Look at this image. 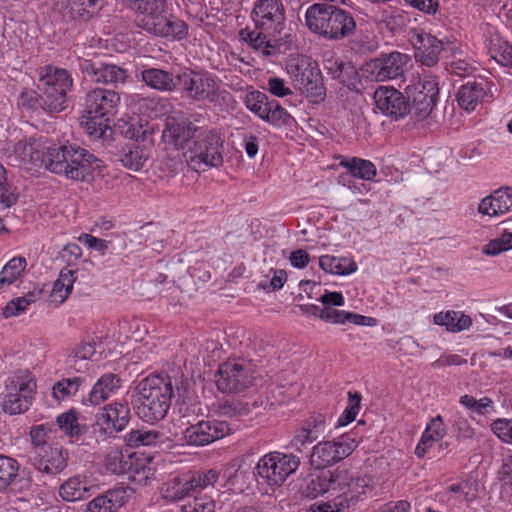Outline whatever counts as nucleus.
<instances>
[{
    "label": "nucleus",
    "mask_w": 512,
    "mask_h": 512,
    "mask_svg": "<svg viewBox=\"0 0 512 512\" xmlns=\"http://www.w3.org/2000/svg\"><path fill=\"white\" fill-rule=\"evenodd\" d=\"M79 241L88 246L89 248H93L99 251L101 255H104L106 253L109 245L108 241L94 237L90 234H82L79 237Z\"/></svg>",
    "instance_id": "nucleus-63"
},
{
    "label": "nucleus",
    "mask_w": 512,
    "mask_h": 512,
    "mask_svg": "<svg viewBox=\"0 0 512 512\" xmlns=\"http://www.w3.org/2000/svg\"><path fill=\"white\" fill-rule=\"evenodd\" d=\"M19 468L16 459L0 454V490L11 485L18 476Z\"/></svg>",
    "instance_id": "nucleus-43"
},
{
    "label": "nucleus",
    "mask_w": 512,
    "mask_h": 512,
    "mask_svg": "<svg viewBox=\"0 0 512 512\" xmlns=\"http://www.w3.org/2000/svg\"><path fill=\"white\" fill-rule=\"evenodd\" d=\"M56 422L59 429L70 438L79 437L87 431V426L78 422V413L75 410L60 414Z\"/></svg>",
    "instance_id": "nucleus-40"
},
{
    "label": "nucleus",
    "mask_w": 512,
    "mask_h": 512,
    "mask_svg": "<svg viewBox=\"0 0 512 512\" xmlns=\"http://www.w3.org/2000/svg\"><path fill=\"white\" fill-rule=\"evenodd\" d=\"M149 158V148L136 143L125 145L118 154V160L124 167L139 171Z\"/></svg>",
    "instance_id": "nucleus-32"
},
{
    "label": "nucleus",
    "mask_w": 512,
    "mask_h": 512,
    "mask_svg": "<svg viewBox=\"0 0 512 512\" xmlns=\"http://www.w3.org/2000/svg\"><path fill=\"white\" fill-rule=\"evenodd\" d=\"M328 498L323 512H340L350 508L366 493L370 479L360 476L352 470L339 466L327 470Z\"/></svg>",
    "instance_id": "nucleus-4"
},
{
    "label": "nucleus",
    "mask_w": 512,
    "mask_h": 512,
    "mask_svg": "<svg viewBox=\"0 0 512 512\" xmlns=\"http://www.w3.org/2000/svg\"><path fill=\"white\" fill-rule=\"evenodd\" d=\"M358 446V441L349 434L331 441L317 443L311 454V464L324 469L348 457Z\"/></svg>",
    "instance_id": "nucleus-13"
},
{
    "label": "nucleus",
    "mask_w": 512,
    "mask_h": 512,
    "mask_svg": "<svg viewBox=\"0 0 512 512\" xmlns=\"http://www.w3.org/2000/svg\"><path fill=\"white\" fill-rule=\"evenodd\" d=\"M410 41L415 48L416 60L427 67L434 66L439 60L440 53L447 49L452 50L450 45L454 46V42H443L421 28L411 31Z\"/></svg>",
    "instance_id": "nucleus-16"
},
{
    "label": "nucleus",
    "mask_w": 512,
    "mask_h": 512,
    "mask_svg": "<svg viewBox=\"0 0 512 512\" xmlns=\"http://www.w3.org/2000/svg\"><path fill=\"white\" fill-rule=\"evenodd\" d=\"M126 473H128V478L131 482L143 486L154 476V470L147 465L145 458L131 459Z\"/></svg>",
    "instance_id": "nucleus-41"
},
{
    "label": "nucleus",
    "mask_w": 512,
    "mask_h": 512,
    "mask_svg": "<svg viewBox=\"0 0 512 512\" xmlns=\"http://www.w3.org/2000/svg\"><path fill=\"white\" fill-rule=\"evenodd\" d=\"M510 249H512V232H505L486 244L483 247V253L489 256H496Z\"/></svg>",
    "instance_id": "nucleus-50"
},
{
    "label": "nucleus",
    "mask_w": 512,
    "mask_h": 512,
    "mask_svg": "<svg viewBox=\"0 0 512 512\" xmlns=\"http://www.w3.org/2000/svg\"><path fill=\"white\" fill-rule=\"evenodd\" d=\"M120 129L121 134L126 138L136 139L137 141L141 139L144 142L148 135V130L143 129L141 125L139 127H135L131 123H124L122 126H120Z\"/></svg>",
    "instance_id": "nucleus-61"
},
{
    "label": "nucleus",
    "mask_w": 512,
    "mask_h": 512,
    "mask_svg": "<svg viewBox=\"0 0 512 512\" xmlns=\"http://www.w3.org/2000/svg\"><path fill=\"white\" fill-rule=\"evenodd\" d=\"M84 382L82 377L61 379L53 385V396L58 400L74 396Z\"/></svg>",
    "instance_id": "nucleus-44"
},
{
    "label": "nucleus",
    "mask_w": 512,
    "mask_h": 512,
    "mask_svg": "<svg viewBox=\"0 0 512 512\" xmlns=\"http://www.w3.org/2000/svg\"><path fill=\"white\" fill-rule=\"evenodd\" d=\"M158 438V432L145 430H132L126 436L128 444L135 447L151 446L157 443Z\"/></svg>",
    "instance_id": "nucleus-52"
},
{
    "label": "nucleus",
    "mask_w": 512,
    "mask_h": 512,
    "mask_svg": "<svg viewBox=\"0 0 512 512\" xmlns=\"http://www.w3.org/2000/svg\"><path fill=\"white\" fill-rule=\"evenodd\" d=\"M288 73L301 93L306 96H325L322 74L316 62L302 59L295 65L290 64Z\"/></svg>",
    "instance_id": "nucleus-15"
},
{
    "label": "nucleus",
    "mask_w": 512,
    "mask_h": 512,
    "mask_svg": "<svg viewBox=\"0 0 512 512\" xmlns=\"http://www.w3.org/2000/svg\"><path fill=\"white\" fill-rule=\"evenodd\" d=\"M268 33L262 30L242 29L240 31L241 39L246 42L254 51L263 56H271L277 53L278 47L271 39H268Z\"/></svg>",
    "instance_id": "nucleus-33"
},
{
    "label": "nucleus",
    "mask_w": 512,
    "mask_h": 512,
    "mask_svg": "<svg viewBox=\"0 0 512 512\" xmlns=\"http://www.w3.org/2000/svg\"><path fill=\"white\" fill-rule=\"evenodd\" d=\"M347 311H341L333 308L332 306H324L319 313V318L325 322L334 324H344Z\"/></svg>",
    "instance_id": "nucleus-57"
},
{
    "label": "nucleus",
    "mask_w": 512,
    "mask_h": 512,
    "mask_svg": "<svg viewBox=\"0 0 512 512\" xmlns=\"http://www.w3.org/2000/svg\"><path fill=\"white\" fill-rule=\"evenodd\" d=\"M27 266V261L23 256L13 257L0 272V287L13 284Z\"/></svg>",
    "instance_id": "nucleus-42"
},
{
    "label": "nucleus",
    "mask_w": 512,
    "mask_h": 512,
    "mask_svg": "<svg viewBox=\"0 0 512 512\" xmlns=\"http://www.w3.org/2000/svg\"><path fill=\"white\" fill-rule=\"evenodd\" d=\"M456 316L457 311L440 312L434 315L433 321L436 325L445 326L448 331L454 332Z\"/></svg>",
    "instance_id": "nucleus-64"
},
{
    "label": "nucleus",
    "mask_w": 512,
    "mask_h": 512,
    "mask_svg": "<svg viewBox=\"0 0 512 512\" xmlns=\"http://www.w3.org/2000/svg\"><path fill=\"white\" fill-rule=\"evenodd\" d=\"M341 165L345 167L353 177L366 181H372L377 173L376 166L371 161L357 157L342 161Z\"/></svg>",
    "instance_id": "nucleus-38"
},
{
    "label": "nucleus",
    "mask_w": 512,
    "mask_h": 512,
    "mask_svg": "<svg viewBox=\"0 0 512 512\" xmlns=\"http://www.w3.org/2000/svg\"><path fill=\"white\" fill-rule=\"evenodd\" d=\"M16 202L17 195L10 190L6 178V169L0 163V206L7 209L16 204Z\"/></svg>",
    "instance_id": "nucleus-53"
},
{
    "label": "nucleus",
    "mask_w": 512,
    "mask_h": 512,
    "mask_svg": "<svg viewBox=\"0 0 512 512\" xmlns=\"http://www.w3.org/2000/svg\"><path fill=\"white\" fill-rule=\"evenodd\" d=\"M218 479L219 472L215 469L188 471L165 481L160 488V494L168 502L180 501L185 497H191L201 490L214 486Z\"/></svg>",
    "instance_id": "nucleus-7"
},
{
    "label": "nucleus",
    "mask_w": 512,
    "mask_h": 512,
    "mask_svg": "<svg viewBox=\"0 0 512 512\" xmlns=\"http://www.w3.org/2000/svg\"><path fill=\"white\" fill-rule=\"evenodd\" d=\"M215 378L219 391L239 393L254 385L256 371L250 361L233 359L219 365Z\"/></svg>",
    "instance_id": "nucleus-10"
},
{
    "label": "nucleus",
    "mask_w": 512,
    "mask_h": 512,
    "mask_svg": "<svg viewBox=\"0 0 512 512\" xmlns=\"http://www.w3.org/2000/svg\"><path fill=\"white\" fill-rule=\"evenodd\" d=\"M319 266L327 273L349 275L357 270V264L347 257L323 255L319 258Z\"/></svg>",
    "instance_id": "nucleus-36"
},
{
    "label": "nucleus",
    "mask_w": 512,
    "mask_h": 512,
    "mask_svg": "<svg viewBox=\"0 0 512 512\" xmlns=\"http://www.w3.org/2000/svg\"><path fill=\"white\" fill-rule=\"evenodd\" d=\"M300 459L293 454L270 452L255 467L257 475L269 486H280L299 468Z\"/></svg>",
    "instance_id": "nucleus-11"
},
{
    "label": "nucleus",
    "mask_w": 512,
    "mask_h": 512,
    "mask_svg": "<svg viewBox=\"0 0 512 512\" xmlns=\"http://www.w3.org/2000/svg\"><path fill=\"white\" fill-rule=\"evenodd\" d=\"M127 493L125 487L109 489L89 501L85 512H117L127 502Z\"/></svg>",
    "instance_id": "nucleus-26"
},
{
    "label": "nucleus",
    "mask_w": 512,
    "mask_h": 512,
    "mask_svg": "<svg viewBox=\"0 0 512 512\" xmlns=\"http://www.w3.org/2000/svg\"><path fill=\"white\" fill-rule=\"evenodd\" d=\"M424 432L434 436L436 439L442 440L446 435V425L442 416L437 415L436 417L432 418L427 424Z\"/></svg>",
    "instance_id": "nucleus-59"
},
{
    "label": "nucleus",
    "mask_w": 512,
    "mask_h": 512,
    "mask_svg": "<svg viewBox=\"0 0 512 512\" xmlns=\"http://www.w3.org/2000/svg\"><path fill=\"white\" fill-rule=\"evenodd\" d=\"M130 461L124 459L123 453L117 449H111L104 459L105 468L114 474L126 473Z\"/></svg>",
    "instance_id": "nucleus-51"
},
{
    "label": "nucleus",
    "mask_w": 512,
    "mask_h": 512,
    "mask_svg": "<svg viewBox=\"0 0 512 512\" xmlns=\"http://www.w3.org/2000/svg\"><path fill=\"white\" fill-rule=\"evenodd\" d=\"M39 81L46 96H67L73 87L71 74L53 65L42 68Z\"/></svg>",
    "instance_id": "nucleus-20"
},
{
    "label": "nucleus",
    "mask_w": 512,
    "mask_h": 512,
    "mask_svg": "<svg viewBox=\"0 0 512 512\" xmlns=\"http://www.w3.org/2000/svg\"><path fill=\"white\" fill-rule=\"evenodd\" d=\"M71 18L79 23H88L99 17L105 0H68Z\"/></svg>",
    "instance_id": "nucleus-30"
},
{
    "label": "nucleus",
    "mask_w": 512,
    "mask_h": 512,
    "mask_svg": "<svg viewBox=\"0 0 512 512\" xmlns=\"http://www.w3.org/2000/svg\"><path fill=\"white\" fill-rule=\"evenodd\" d=\"M27 100V103H23V106H40L49 113H59L68 106L67 98H28Z\"/></svg>",
    "instance_id": "nucleus-46"
},
{
    "label": "nucleus",
    "mask_w": 512,
    "mask_h": 512,
    "mask_svg": "<svg viewBox=\"0 0 512 512\" xmlns=\"http://www.w3.org/2000/svg\"><path fill=\"white\" fill-rule=\"evenodd\" d=\"M127 2L129 7L138 14L143 29L144 24L158 20L159 16L167 10L166 0H127Z\"/></svg>",
    "instance_id": "nucleus-29"
},
{
    "label": "nucleus",
    "mask_w": 512,
    "mask_h": 512,
    "mask_svg": "<svg viewBox=\"0 0 512 512\" xmlns=\"http://www.w3.org/2000/svg\"><path fill=\"white\" fill-rule=\"evenodd\" d=\"M181 512H214L215 501L208 495H193V499L183 504Z\"/></svg>",
    "instance_id": "nucleus-47"
},
{
    "label": "nucleus",
    "mask_w": 512,
    "mask_h": 512,
    "mask_svg": "<svg viewBox=\"0 0 512 512\" xmlns=\"http://www.w3.org/2000/svg\"><path fill=\"white\" fill-rule=\"evenodd\" d=\"M411 56L394 51L381 54L361 67L362 75L371 81H386L402 76L411 64Z\"/></svg>",
    "instance_id": "nucleus-12"
},
{
    "label": "nucleus",
    "mask_w": 512,
    "mask_h": 512,
    "mask_svg": "<svg viewBox=\"0 0 512 512\" xmlns=\"http://www.w3.org/2000/svg\"><path fill=\"white\" fill-rule=\"evenodd\" d=\"M230 433L227 422L216 419L201 420L191 424L184 431V439L188 445L205 446L222 439Z\"/></svg>",
    "instance_id": "nucleus-17"
},
{
    "label": "nucleus",
    "mask_w": 512,
    "mask_h": 512,
    "mask_svg": "<svg viewBox=\"0 0 512 512\" xmlns=\"http://www.w3.org/2000/svg\"><path fill=\"white\" fill-rule=\"evenodd\" d=\"M172 396L171 378L153 375L139 382L131 404L139 418L147 423H155L167 415Z\"/></svg>",
    "instance_id": "nucleus-1"
},
{
    "label": "nucleus",
    "mask_w": 512,
    "mask_h": 512,
    "mask_svg": "<svg viewBox=\"0 0 512 512\" xmlns=\"http://www.w3.org/2000/svg\"><path fill=\"white\" fill-rule=\"evenodd\" d=\"M224 138L219 130L201 126L187 153V164L195 171L218 167L223 163Z\"/></svg>",
    "instance_id": "nucleus-6"
},
{
    "label": "nucleus",
    "mask_w": 512,
    "mask_h": 512,
    "mask_svg": "<svg viewBox=\"0 0 512 512\" xmlns=\"http://www.w3.org/2000/svg\"><path fill=\"white\" fill-rule=\"evenodd\" d=\"M48 147H44L41 142L34 138L29 140H20L14 146V153L19 160V164L27 166L28 169L45 168L48 166Z\"/></svg>",
    "instance_id": "nucleus-22"
},
{
    "label": "nucleus",
    "mask_w": 512,
    "mask_h": 512,
    "mask_svg": "<svg viewBox=\"0 0 512 512\" xmlns=\"http://www.w3.org/2000/svg\"><path fill=\"white\" fill-rule=\"evenodd\" d=\"M90 490L85 477L79 475L68 478L59 487V496L66 502L82 500Z\"/></svg>",
    "instance_id": "nucleus-35"
},
{
    "label": "nucleus",
    "mask_w": 512,
    "mask_h": 512,
    "mask_svg": "<svg viewBox=\"0 0 512 512\" xmlns=\"http://www.w3.org/2000/svg\"><path fill=\"white\" fill-rule=\"evenodd\" d=\"M376 108L394 120L404 118L414 109L411 98H373Z\"/></svg>",
    "instance_id": "nucleus-31"
},
{
    "label": "nucleus",
    "mask_w": 512,
    "mask_h": 512,
    "mask_svg": "<svg viewBox=\"0 0 512 512\" xmlns=\"http://www.w3.org/2000/svg\"><path fill=\"white\" fill-rule=\"evenodd\" d=\"M97 424L112 434L122 431L129 423L130 409L126 401H115L104 406L96 415Z\"/></svg>",
    "instance_id": "nucleus-21"
},
{
    "label": "nucleus",
    "mask_w": 512,
    "mask_h": 512,
    "mask_svg": "<svg viewBox=\"0 0 512 512\" xmlns=\"http://www.w3.org/2000/svg\"><path fill=\"white\" fill-rule=\"evenodd\" d=\"M362 396L359 392H348V406L338 418L337 426H346L355 420L359 413Z\"/></svg>",
    "instance_id": "nucleus-49"
},
{
    "label": "nucleus",
    "mask_w": 512,
    "mask_h": 512,
    "mask_svg": "<svg viewBox=\"0 0 512 512\" xmlns=\"http://www.w3.org/2000/svg\"><path fill=\"white\" fill-rule=\"evenodd\" d=\"M152 88L162 92L185 91L191 96H216L219 85L216 78L206 71L186 69L174 76L161 69Z\"/></svg>",
    "instance_id": "nucleus-5"
},
{
    "label": "nucleus",
    "mask_w": 512,
    "mask_h": 512,
    "mask_svg": "<svg viewBox=\"0 0 512 512\" xmlns=\"http://www.w3.org/2000/svg\"><path fill=\"white\" fill-rule=\"evenodd\" d=\"M512 207V188L504 187L495 190L482 199L478 206L481 214L497 216L506 213Z\"/></svg>",
    "instance_id": "nucleus-27"
},
{
    "label": "nucleus",
    "mask_w": 512,
    "mask_h": 512,
    "mask_svg": "<svg viewBox=\"0 0 512 512\" xmlns=\"http://www.w3.org/2000/svg\"><path fill=\"white\" fill-rule=\"evenodd\" d=\"M122 386V379L118 374L105 373L93 385L88 396L83 398L84 404L100 405L116 394Z\"/></svg>",
    "instance_id": "nucleus-25"
},
{
    "label": "nucleus",
    "mask_w": 512,
    "mask_h": 512,
    "mask_svg": "<svg viewBox=\"0 0 512 512\" xmlns=\"http://www.w3.org/2000/svg\"><path fill=\"white\" fill-rule=\"evenodd\" d=\"M93 101L87 105L82 124L93 141L103 144L113 140V129L110 116L114 114L120 98H91Z\"/></svg>",
    "instance_id": "nucleus-9"
},
{
    "label": "nucleus",
    "mask_w": 512,
    "mask_h": 512,
    "mask_svg": "<svg viewBox=\"0 0 512 512\" xmlns=\"http://www.w3.org/2000/svg\"><path fill=\"white\" fill-rule=\"evenodd\" d=\"M251 18L256 29L268 34L280 33L286 19L283 2L281 0H257L254 2Z\"/></svg>",
    "instance_id": "nucleus-14"
},
{
    "label": "nucleus",
    "mask_w": 512,
    "mask_h": 512,
    "mask_svg": "<svg viewBox=\"0 0 512 512\" xmlns=\"http://www.w3.org/2000/svg\"><path fill=\"white\" fill-rule=\"evenodd\" d=\"M440 91L438 78L429 73H423L406 87L408 96H438Z\"/></svg>",
    "instance_id": "nucleus-37"
},
{
    "label": "nucleus",
    "mask_w": 512,
    "mask_h": 512,
    "mask_svg": "<svg viewBox=\"0 0 512 512\" xmlns=\"http://www.w3.org/2000/svg\"><path fill=\"white\" fill-rule=\"evenodd\" d=\"M32 302H34V300L28 297H18L13 299L3 308L2 315L5 318L18 316L23 313L27 309V306Z\"/></svg>",
    "instance_id": "nucleus-54"
},
{
    "label": "nucleus",
    "mask_w": 512,
    "mask_h": 512,
    "mask_svg": "<svg viewBox=\"0 0 512 512\" xmlns=\"http://www.w3.org/2000/svg\"><path fill=\"white\" fill-rule=\"evenodd\" d=\"M198 123V118L168 119L162 132L164 143L172 145L177 150L184 149L189 141L195 139L201 127Z\"/></svg>",
    "instance_id": "nucleus-18"
},
{
    "label": "nucleus",
    "mask_w": 512,
    "mask_h": 512,
    "mask_svg": "<svg viewBox=\"0 0 512 512\" xmlns=\"http://www.w3.org/2000/svg\"><path fill=\"white\" fill-rule=\"evenodd\" d=\"M30 438L32 443V451L38 450L40 447H48L47 431L44 425H37L31 428Z\"/></svg>",
    "instance_id": "nucleus-58"
},
{
    "label": "nucleus",
    "mask_w": 512,
    "mask_h": 512,
    "mask_svg": "<svg viewBox=\"0 0 512 512\" xmlns=\"http://www.w3.org/2000/svg\"><path fill=\"white\" fill-rule=\"evenodd\" d=\"M439 441L441 440L436 439L434 438V436H431L430 434L423 432L421 439L415 448V455L418 458H424L429 453L434 444Z\"/></svg>",
    "instance_id": "nucleus-60"
},
{
    "label": "nucleus",
    "mask_w": 512,
    "mask_h": 512,
    "mask_svg": "<svg viewBox=\"0 0 512 512\" xmlns=\"http://www.w3.org/2000/svg\"><path fill=\"white\" fill-rule=\"evenodd\" d=\"M493 96L489 83L483 79H469L463 84L456 96Z\"/></svg>",
    "instance_id": "nucleus-45"
},
{
    "label": "nucleus",
    "mask_w": 512,
    "mask_h": 512,
    "mask_svg": "<svg viewBox=\"0 0 512 512\" xmlns=\"http://www.w3.org/2000/svg\"><path fill=\"white\" fill-rule=\"evenodd\" d=\"M81 68L92 74V80L96 83L112 84L123 83L127 78L124 69L110 64L96 65L90 60H84Z\"/></svg>",
    "instance_id": "nucleus-28"
},
{
    "label": "nucleus",
    "mask_w": 512,
    "mask_h": 512,
    "mask_svg": "<svg viewBox=\"0 0 512 512\" xmlns=\"http://www.w3.org/2000/svg\"><path fill=\"white\" fill-rule=\"evenodd\" d=\"M302 426L311 432L313 436L319 438V436L325 431L326 417L322 414L313 415L304 421Z\"/></svg>",
    "instance_id": "nucleus-56"
},
{
    "label": "nucleus",
    "mask_w": 512,
    "mask_h": 512,
    "mask_svg": "<svg viewBox=\"0 0 512 512\" xmlns=\"http://www.w3.org/2000/svg\"><path fill=\"white\" fill-rule=\"evenodd\" d=\"M246 107L261 119L276 125H287L291 116L276 101H269V98H245Z\"/></svg>",
    "instance_id": "nucleus-23"
},
{
    "label": "nucleus",
    "mask_w": 512,
    "mask_h": 512,
    "mask_svg": "<svg viewBox=\"0 0 512 512\" xmlns=\"http://www.w3.org/2000/svg\"><path fill=\"white\" fill-rule=\"evenodd\" d=\"M144 30L152 35L171 40H182L188 34V27L184 21L174 15L167 16L166 13H162L158 20L144 24Z\"/></svg>",
    "instance_id": "nucleus-24"
},
{
    "label": "nucleus",
    "mask_w": 512,
    "mask_h": 512,
    "mask_svg": "<svg viewBox=\"0 0 512 512\" xmlns=\"http://www.w3.org/2000/svg\"><path fill=\"white\" fill-rule=\"evenodd\" d=\"M487 49L496 63L504 67H512V45L499 34H491Z\"/></svg>",
    "instance_id": "nucleus-34"
},
{
    "label": "nucleus",
    "mask_w": 512,
    "mask_h": 512,
    "mask_svg": "<svg viewBox=\"0 0 512 512\" xmlns=\"http://www.w3.org/2000/svg\"><path fill=\"white\" fill-rule=\"evenodd\" d=\"M318 438L313 436L311 432H309L305 427L301 426L294 435L292 439V445L296 447L297 450L301 451L303 447L307 444L316 441Z\"/></svg>",
    "instance_id": "nucleus-62"
},
{
    "label": "nucleus",
    "mask_w": 512,
    "mask_h": 512,
    "mask_svg": "<svg viewBox=\"0 0 512 512\" xmlns=\"http://www.w3.org/2000/svg\"><path fill=\"white\" fill-rule=\"evenodd\" d=\"M494 434L503 442L512 443V421L497 419L491 425Z\"/></svg>",
    "instance_id": "nucleus-55"
},
{
    "label": "nucleus",
    "mask_w": 512,
    "mask_h": 512,
    "mask_svg": "<svg viewBox=\"0 0 512 512\" xmlns=\"http://www.w3.org/2000/svg\"><path fill=\"white\" fill-rule=\"evenodd\" d=\"M37 384L28 369H18L5 381V395L2 409L10 415L26 412L36 394Z\"/></svg>",
    "instance_id": "nucleus-8"
},
{
    "label": "nucleus",
    "mask_w": 512,
    "mask_h": 512,
    "mask_svg": "<svg viewBox=\"0 0 512 512\" xmlns=\"http://www.w3.org/2000/svg\"><path fill=\"white\" fill-rule=\"evenodd\" d=\"M301 493L304 497L315 499L324 494H328L327 472L310 474L305 484L301 487Z\"/></svg>",
    "instance_id": "nucleus-39"
},
{
    "label": "nucleus",
    "mask_w": 512,
    "mask_h": 512,
    "mask_svg": "<svg viewBox=\"0 0 512 512\" xmlns=\"http://www.w3.org/2000/svg\"><path fill=\"white\" fill-rule=\"evenodd\" d=\"M451 428L458 441L470 440L475 436V430L471 426L470 422L460 413H456L453 416Z\"/></svg>",
    "instance_id": "nucleus-48"
},
{
    "label": "nucleus",
    "mask_w": 512,
    "mask_h": 512,
    "mask_svg": "<svg viewBox=\"0 0 512 512\" xmlns=\"http://www.w3.org/2000/svg\"><path fill=\"white\" fill-rule=\"evenodd\" d=\"M68 453L61 447H40L31 451L30 462L41 473L56 475L67 467Z\"/></svg>",
    "instance_id": "nucleus-19"
},
{
    "label": "nucleus",
    "mask_w": 512,
    "mask_h": 512,
    "mask_svg": "<svg viewBox=\"0 0 512 512\" xmlns=\"http://www.w3.org/2000/svg\"><path fill=\"white\" fill-rule=\"evenodd\" d=\"M305 22L311 32L328 40L346 38L356 29V21L350 12L322 3L307 8Z\"/></svg>",
    "instance_id": "nucleus-3"
},
{
    "label": "nucleus",
    "mask_w": 512,
    "mask_h": 512,
    "mask_svg": "<svg viewBox=\"0 0 512 512\" xmlns=\"http://www.w3.org/2000/svg\"><path fill=\"white\" fill-rule=\"evenodd\" d=\"M47 170L76 181L88 182L100 168L101 161L84 148L75 145H52L47 149Z\"/></svg>",
    "instance_id": "nucleus-2"
}]
</instances>
